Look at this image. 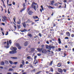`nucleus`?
Returning <instances> with one entry per match:
<instances>
[{"mask_svg": "<svg viewBox=\"0 0 74 74\" xmlns=\"http://www.w3.org/2000/svg\"><path fill=\"white\" fill-rule=\"evenodd\" d=\"M41 51L42 53H47V51L46 49H42Z\"/></svg>", "mask_w": 74, "mask_h": 74, "instance_id": "obj_8", "label": "nucleus"}, {"mask_svg": "<svg viewBox=\"0 0 74 74\" xmlns=\"http://www.w3.org/2000/svg\"><path fill=\"white\" fill-rule=\"evenodd\" d=\"M9 62L10 64H13V62L11 61H9Z\"/></svg>", "mask_w": 74, "mask_h": 74, "instance_id": "obj_30", "label": "nucleus"}, {"mask_svg": "<svg viewBox=\"0 0 74 74\" xmlns=\"http://www.w3.org/2000/svg\"><path fill=\"white\" fill-rule=\"evenodd\" d=\"M18 63V62H15L13 63V64H16Z\"/></svg>", "mask_w": 74, "mask_h": 74, "instance_id": "obj_50", "label": "nucleus"}, {"mask_svg": "<svg viewBox=\"0 0 74 74\" xmlns=\"http://www.w3.org/2000/svg\"><path fill=\"white\" fill-rule=\"evenodd\" d=\"M13 69H12V68H10L9 70V71H13Z\"/></svg>", "mask_w": 74, "mask_h": 74, "instance_id": "obj_33", "label": "nucleus"}, {"mask_svg": "<svg viewBox=\"0 0 74 74\" xmlns=\"http://www.w3.org/2000/svg\"><path fill=\"white\" fill-rule=\"evenodd\" d=\"M16 46L18 47V49H21V48H22L21 46H20V45L18 43H17L16 44Z\"/></svg>", "mask_w": 74, "mask_h": 74, "instance_id": "obj_6", "label": "nucleus"}, {"mask_svg": "<svg viewBox=\"0 0 74 74\" xmlns=\"http://www.w3.org/2000/svg\"><path fill=\"white\" fill-rule=\"evenodd\" d=\"M25 3H23V5L24 7L20 11V12H22L24 10H25V9H26V3L27 2V0H25Z\"/></svg>", "mask_w": 74, "mask_h": 74, "instance_id": "obj_2", "label": "nucleus"}, {"mask_svg": "<svg viewBox=\"0 0 74 74\" xmlns=\"http://www.w3.org/2000/svg\"><path fill=\"white\" fill-rule=\"evenodd\" d=\"M11 50L12 51H10L9 52V53L10 54H15L16 53V51L17 50V49L15 47H13L12 46L10 48Z\"/></svg>", "mask_w": 74, "mask_h": 74, "instance_id": "obj_1", "label": "nucleus"}, {"mask_svg": "<svg viewBox=\"0 0 74 74\" xmlns=\"http://www.w3.org/2000/svg\"><path fill=\"white\" fill-rule=\"evenodd\" d=\"M62 66V64L61 63H59L57 65V66L58 67H61V66Z\"/></svg>", "mask_w": 74, "mask_h": 74, "instance_id": "obj_15", "label": "nucleus"}, {"mask_svg": "<svg viewBox=\"0 0 74 74\" xmlns=\"http://www.w3.org/2000/svg\"><path fill=\"white\" fill-rule=\"evenodd\" d=\"M36 71V68L34 69L33 70H31V73H33V72H35Z\"/></svg>", "mask_w": 74, "mask_h": 74, "instance_id": "obj_23", "label": "nucleus"}, {"mask_svg": "<svg viewBox=\"0 0 74 74\" xmlns=\"http://www.w3.org/2000/svg\"><path fill=\"white\" fill-rule=\"evenodd\" d=\"M7 42H3V44H4L5 45L6 44V43H7Z\"/></svg>", "mask_w": 74, "mask_h": 74, "instance_id": "obj_57", "label": "nucleus"}, {"mask_svg": "<svg viewBox=\"0 0 74 74\" xmlns=\"http://www.w3.org/2000/svg\"><path fill=\"white\" fill-rule=\"evenodd\" d=\"M14 27L15 29H16V26L15 25H14Z\"/></svg>", "mask_w": 74, "mask_h": 74, "instance_id": "obj_58", "label": "nucleus"}, {"mask_svg": "<svg viewBox=\"0 0 74 74\" xmlns=\"http://www.w3.org/2000/svg\"><path fill=\"white\" fill-rule=\"evenodd\" d=\"M41 8L42 9V11H44V8H43V6H42V5H41Z\"/></svg>", "mask_w": 74, "mask_h": 74, "instance_id": "obj_39", "label": "nucleus"}, {"mask_svg": "<svg viewBox=\"0 0 74 74\" xmlns=\"http://www.w3.org/2000/svg\"><path fill=\"white\" fill-rule=\"evenodd\" d=\"M22 25L25 28H26V23L25 22H24L22 23Z\"/></svg>", "mask_w": 74, "mask_h": 74, "instance_id": "obj_11", "label": "nucleus"}, {"mask_svg": "<svg viewBox=\"0 0 74 74\" xmlns=\"http://www.w3.org/2000/svg\"><path fill=\"white\" fill-rule=\"evenodd\" d=\"M22 74H27L26 72H25L23 73H22Z\"/></svg>", "mask_w": 74, "mask_h": 74, "instance_id": "obj_64", "label": "nucleus"}, {"mask_svg": "<svg viewBox=\"0 0 74 74\" xmlns=\"http://www.w3.org/2000/svg\"><path fill=\"white\" fill-rule=\"evenodd\" d=\"M28 36H29V37H30V38H31V37H32V34H29L28 35Z\"/></svg>", "mask_w": 74, "mask_h": 74, "instance_id": "obj_26", "label": "nucleus"}, {"mask_svg": "<svg viewBox=\"0 0 74 74\" xmlns=\"http://www.w3.org/2000/svg\"><path fill=\"white\" fill-rule=\"evenodd\" d=\"M55 74H61L58 72H57V73H56Z\"/></svg>", "mask_w": 74, "mask_h": 74, "instance_id": "obj_62", "label": "nucleus"}, {"mask_svg": "<svg viewBox=\"0 0 74 74\" xmlns=\"http://www.w3.org/2000/svg\"><path fill=\"white\" fill-rule=\"evenodd\" d=\"M50 31L51 32H52V31H54V30L53 29H50Z\"/></svg>", "mask_w": 74, "mask_h": 74, "instance_id": "obj_55", "label": "nucleus"}, {"mask_svg": "<svg viewBox=\"0 0 74 74\" xmlns=\"http://www.w3.org/2000/svg\"><path fill=\"white\" fill-rule=\"evenodd\" d=\"M7 74H12V73H11L8 72L7 73Z\"/></svg>", "mask_w": 74, "mask_h": 74, "instance_id": "obj_63", "label": "nucleus"}, {"mask_svg": "<svg viewBox=\"0 0 74 74\" xmlns=\"http://www.w3.org/2000/svg\"><path fill=\"white\" fill-rule=\"evenodd\" d=\"M59 73H60L61 74H62V72L63 71L61 69L59 68L58 69Z\"/></svg>", "mask_w": 74, "mask_h": 74, "instance_id": "obj_10", "label": "nucleus"}, {"mask_svg": "<svg viewBox=\"0 0 74 74\" xmlns=\"http://www.w3.org/2000/svg\"><path fill=\"white\" fill-rule=\"evenodd\" d=\"M33 12H32V10H30L28 12V14L30 15H31L32 14H33Z\"/></svg>", "mask_w": 74, "mask_h": 74, "instance_id": "obj_14", "label": "nucleus"}, {"mask_svg": "<svg viewBox=\"0 0 74 74\" xmlns=\"http://www.w3.org/2000/svg\"><path fill=\"white\" fill-rule=\"evenodd\" d=\"M31 21H30V20L29 19L28 20L27 22H26V23H30Z\"/></svg>", "mask_w": 74, "mask_h": 74, "instance_id": "obj_34", "label": "nucleus"}, {"mask_svg": "<svg viewBox=\"0 0 74 74\" xmlns=\"http://www.w3.org/2000/svg\"><path fill=\"white\" fill-rule=\"evenodd\" d=\"M71 36L72 37H74V34H72L71 35Z\"/></svg>", "mask_w": 74, "mask_h": 74, "instance_id": "obj_53", "label": "nucleus"}, {"mask_svg": "<svg viewBox=\"0 0 74 74\" xmlns=\"http://www.w3.org/2000/svg\"><path fill=\"white\" fill-rule=\"evenodd\" d=\"M52 63H53V61H52L49 64L50 66H52Z\"/></svg>", "mask_w": 74, "mask_h": 74, "instance_id": "obj_32", "label": "nucleus"}, {"mask_svg": "<svg viewBox=\"0 0 74 74\" xmlns=\"http://www.w3.org/2000/svg\"><path fill=\"white\" fill-rule=\"evenodd\" d=\"M66 36L68 37H70V34L69 32H67L66 33Z\"/></svg>", "mask_w": 74, "mask_h": 74, "instance_id": "obj_13", "label": "nucleus"}, {"mask_svg": "<svg viewBox=\"0 0 74 74\" xmlns=\"http://www.w3.org/2000/svg\"><path fill=\"white\" fill-rule=\"evenodd\" d=\"M50 46H51V45L49 46H48V45H46V48L47 49H50Z\"/></svg>", "mask_w": 74, "mask_h": 74, "instance_id": "obj_18", "label": "nucleus"}, {"mask_svg": "<svg viewBox=\"0 0 74 74\" xmlns=\"http://www.w3.org/2000/svg\"><path fill=\"white\" fill-rule=\"evenodd\" d=\"M54 5H55V6H58V3H56L55 4H54Z\"/></svg>", "mask_w": 74, "mask_h": 74, "instance_id": "obj_48", "label": "nucleus"}, {"mask_svg": "<svg viewBox=\"0 0 74 74\" xmlns=\"http://www.w3.org/2000/svg\"><path fill=\"white\" fill-rule=\"evenodd\" d=\"M8 12L9 14H10V11H9V9L8 10Z\"/></svg>", "mask_w": 74, "mask_h": 74, "instance_id": "obj_46", "label": "nucleus"}, {"mask_svg": "<svg viewBox=\"0 0 74 74\" xmlns=\"http://www.w3.org/2000/svg\"><path fill=\"white\" fill-rule=\"evenodd\" d=\"M64 3H67V1L66 0H64L63 1Z\"/></svg>", "mask_w": 74, "mask_h": 74, "instance_id": "obj_51", "label": "nucleus"}, {"mask_svg": "<svg viewBox=\"0 0 74 74\" xmlns=\"http://www.w3.org/2000/svg\"><path fill=\"white\" fill-rule=\"evenodd\" d=\"M65 39H69V37H66L65 38Z\"/></svg>", "mask_w": 74, "mask_h": 74, "instance_id": "obj_56", "label": "nucleus"}, {"mask_svg": "<svg viewBox=\"0 0 74 74\" xmlns=\"http://www.w3.org/2000/svg\"><path fill=\"white\" fill-rule=\"evenodd\" d=\"M9 44H11V43H12V42H11V40H10L9 41ZM9 41H7V46H6V48H9V47H10V44H9Z\"/></svg>", "mask_w": 74, "mask_h": 74, "instance_id": "obj_5", "label": "nucleus"}, {"mask_svg": "<svg viewBox=\"0 0 74 74\" xmlns=\"http://www.w3.org/2000/svg\"><path fill=\"white\" fill-rule=\"evenodd\" d=\"M22 64H23V66L25 65V61L23 60H22V62H21Z\"/></svg>", "mask_w": 74, "mask_h": 74, "instance_id": "obj_24", "label": "nucleus"}, {"mask_svg": "<svg viewBox=\"0 0 74 74\" xmlns=\"http://www.w3.org/2000/svg\"><path fill=\"white\" fill-rule=\"evenodd\" d=\"M58 43L60 44L61 43H62V42H61V40H60V38H59L58 40Z\"/></svg>", "mask_w": 74, "mask_h": 74, "instance_id": "obj_17", "label": "nucleus"}, {"mask_svg": "<svg viewBox=\"0 0 74 74\" xmlns=\"http://www.w3.org/2000/svg\"><path fill=\"white\" fill-rule=\"evenodd\" d=\"M1 65H4V62L3 61L1 62Z\"/></svg>", "mask_w": 74, "mask_h": 74, "instance_id": "obj_25", "label": "nucleus"}, {"mask_svg": "<svg viewBox=\"0 0 74 74\" xmlns=\"http://www.w3.org/2000/svg\"><path fill=\"white\" fill-rule=\"evenodd\" d=\"M59 51H61V49L60 48H59L58 49Z\"/></svg>", "mask_w": 74, "mask_h": 74, "instance_id": "obj_54", "label": "nucleus"}, {"mask_svg": "<svg viewBox=\"0 0 74 74\" xmlns=\"http://www.w3.org/2000/svg\"><path fill=\"white\" fill-rule=\"evenodd\" d=\"M9 2V0H7V4H8V2Z\"/></svg>", "mask_w": 74, "mask_h": 74, "instance_id": "obj_49", "label": "nucleus"}, {"mask_svg": "<svg viewBox=\"0 0 74 74\" xmlns=\"http://www.w3.org/2000/svg\"><path fill=\"white\" fill-rule=\"evenodd\" d=\"M55 26H56V24L53 23V27H55Z\"/></svg>", "mask_w": 74, "mask_h": 74, "instance_id": "obj_42", "label": "nucleus"}, {"mask_svg": "<svg viewBox=\"0 0 74 74\" xmlns=\"http://www.w3.org/2000/svg\"><path fill=\"white\" fill-rule=\"evenodd\" d=\"M3 18L4 20H2L3 22H7V17L5 16H4L3 17Z\"/></svg>", "mask_w": 74, "mask_h": 74, "instance_id": "obj_7", "label": "nucleus"}, {"mask_svg": "<svg viewBox=\"0 0 74 74\" xmlns=\"http://www.w3.org/2000/svg\"><path fill=\"white\" fill-rule=\"evenodd\" d=\"M51 8L52 9H53V8L52 7V6H49V8Z\"/></svg>", "mask_w": 74, "mask_h": 74, "instance_id": "obj_37", "label": "nucleus"}, {"mask_svg": "<svg viewBox=\"0 0 74 74\" xmlns=\"http://www.w3.org/2000/svg\"><path fill=\"white\" fill-rule=\"evenodd\" d=\"M8 32H6V33L5 34V35H6V36H7V35H8Z\"/></svg>", "mask_w": 74, "mask_h": 74, "instance_id": "obj_47", "label": "nucleus"}, {"mask_svg": "<svg viewBox=\"0 0 74 74\" xmlns=\"http://www.w3.org/2000/svg\"><path fill=\"white\" fill-rule=\"evenodd\" d=\"M36 58H37V56H35L34 57V59H35V60H36Z\"/></svg>", "mask_w": 74, "mask_h": 74, "instance_id": "obj_41", "label": "nucleus"}, {"mask_svg": "<svg viewBox=\"0 0 74 74\" xmlns=\"http://www.w3.org/2000/svg\"><path fill=\"white\" fill-rule=\"evenodd\" d=\"M44 45L43 44L41 45V47H42V48H37V50L38 51V52H41L42 51V50L44 49V48H43V47H44Z\"/></svg>", "mask_w": 74, "mask_h": 74, "instance_id": "obj_4", "label": "nucleus"}, {"mask_svg": "<svg viewBox=\"0 0 74 74\" xmlns=\"http://www.w3.org/2000/svg\"><path fill=\"white\" fill-rule=\"evenodd\" d=\"M27 10V12H29V11H30V8H28Z\"/></svg>", "mask_w": 74, "mask_h": 74, "instance_id": "obj_60", "label": "nucleus"}, {"mask_svg": "<svg viewBox=\"0 0 74 74\" xmlns=\"http://www.w3.org/2000/svg\"><path fill=\"white\" fill-rule=\"evenodd\" d=\"M13 20L14 22H15V23H16V22L15 21V20H16V18H15V16H14L13 18Z\"/></svg>", "mask_w": 74, "mask_h": 74, "instance_id": "obj_27", "label": "nucleus"}, {"mask_svg": "<svg viewBox=\"0 0 74 74\" xmlns=\"http://www.w3.org/2000/svg\"><path fill=\"white\" fill-rule=\"evenodd\" d=\"M51 5H53V3H54V1H51Z\"/></svg>", "mask_w": 74, "mask_h": 74, "instance_id": "obj_28", "label": "nucleus"}, {"mask_svg": "<svg viewBox=\"0 0 74 74\" xmlns=\"http://www.w3.org/2000/svg\"><path fill=\"white\" fill-rule=\"evenodd\" d=\"M28 45V42H25L24 43L25 46H27Z\"/></svg>", "mask_w": 74, "mask_h": 74, "instance_id": "obj_21", "label": "nucleus"}, {"mask_svg": "<svg viewBox=\"0 0 74 74\" xmlns=\"http://www.w3.org/2000/svg\"><path fill=\"white\" fill-rule=\"evenodd\" d=\"M33 18L34 19H37V18H38V19H40L38 17V16H33Z\"/></svg>", "mask_w": 74, "mask_h": 74, "instance_id": "obj_20", "label": "nucleus"}, {"mask_svg": "<svg viewBox=\"0 0 74 74\" xmlns=\"http://www.w3.org/2000/svg\"><path fill=\"white\" fill-rule=\"evenodd\" d=\"M1 8L2 9V10H1V11L3 12V7H2V6H1Z\"/></svg>", "mask_w": 74, "mask_h": 74, "instance_id": "obj_45", "label": "nucleus"}, {"mask_svg": "<svg viewBox=\"0 0 74 74\" xmlns=\"http://www.w3.org/2000/svg\"><path fill=\"white\" fill-rule=\"evenodd\" d=\"M11 58L12 59H18V58L16 57H11Z\"/></svg>", "mask_w": 74, "mask_h": 74, "instance_id": "obj_22", "label": "nucleus"}, {"mask_svg": "<svg viewBox=\"0 0 74 74\" xmlns=\"http://www.w3.org/2000/svg\"><path fill=\"white\" fill-rule=\"evenodd\" d=\"M39 36L40 37H42V35H41V34L40 33H39Z\"/></svg>", "mask_w": 74, "mask_h": 74, "instance_id": "obj_40", "label": "nucleus"}, {"mask_svg": "<svg viewBox=\"0 0 74 74\" xmlns=\"http://www.w3.org/2000/svg\"><path fill=\"white\" fill-rule=\"evenodd\" d=\"M27 59H31V57L30 56H28L27 57Z\"/></svg>", "mask_w": 74, "mask_h": 74, "instance_id": "obj_31", "label": "nucleus"}, {"mask_svg": "<svg viewBox=\"0 0 74 74\" xmlns=\"http://www.w3.org/2000/svg\"><path fill=\"white\" fill-rule=\"evenodd\" d=\"M21 32H27V30L26 29H24L23 30H21Z\"/></svg>", "mask_w": 74, "mask_h": 74, "instance_id": "obj_19", "label": "nucleus"}, {"mask_svg": "<svg viewBox=\"0 0 74 74\" xmlns=\"http://www.w3.org/2000/svg\"><path fill=\"white\" fill-rule=\"evenodd\" d=\"M46 73H47V74L49 73V74H52V73H49V72H48V71H46Z\"/></svg>", "mask_w": 74, "mask_h": 74, "instance_id": "obj_38", "label": "nucleus"}, {"mask_svg": "<svg viewBox=\"0 0 74 74\" xmlns=\"http://www.w3.org/2000/svg\"><path fill=\"white\" fill-rule=\"evenodd\" d=\"M23 65H22V64H21L20 65V68H22V67H23Z\"/></svg>", "mask_w": 74, "mask_h": 74, "instance_id": "obj_36", "label": "nucleus"}, {"mask_svg": "<svg viewBox=\"0 0 74 74\" xmlns=\"http://www.w3.org/2000/svg\"><path fill=\"white\" fill-rule=\"evenodd\" d=\"M37 55H38V56H40L41 55V54H40V53H38L37 54Z\"/></svg>", "mask_w": 74, "mask_h": 74, "instance_id": "obj_59", "label": "nucleus"}, {"mask_svg": "<svg viewBox=\"0 0 74 74\" xmlns=\"http://www.w3.org/2000/svg\"><path fill=\"white\" fill-rule=\"evenodd\" d=\"M17 26L18 29H21V25H17Z\"/></svg>", "mask_w": 74, "mask_h": 74, "instance_id": "obj_29", "label": "nucleus"}, {"mask_svg": "<svg viewBox=\"0 0 74 74\" xmlns=\"http://www.w3.org/2000/svg\"><path fill=\"white\" fill-rule=\"evenodd\" d=\"M50 69L51 71V72H53V68H51Z\"/></svg>", "mask_w": 74, "mask_h": 74, "instance_id": "obj_35", "label": "nucleus"}, {"mask_svg": "<svg viewBox=\"0 0 74 74\" xmlns=\"http://www.w3.org/2000/svg\"><path fill=\"white\" fill-rule=\"evenodd\" d=\"M63 71L64 73H66V69H63Z\"/></svg>", "mask_w": 74, "mask_h": 74, "instance_id": "obj_43", "label": "nucleus"}, {"mask_svg": "<svg viewBox=\"0 0 74 74\" xmlns=\"http://www.w3.org/2000/svg\"><path fill=\"white\" fill-rule=\"evenodd\" d=\"M19 21H18L17 22V24L18 25H20V24L21 23V20L19 19Z\"/></svg>", "mask_w": 74, "mask_h": 74, "instance_id": "obj_16", "label": "nucleus"}, {"mask_svg": "<svg viewBox=\"0 0 74 74\" xmlns=\"http://www.w3.org/2000/svg\"><path fill=\"white\" fill-rule=\"evenodd\" d=\"M38 61H36V62H35V64H37V63H38Z\"/></svg>", "mask_w": 74, "mask_h": 74, "instance_id": "obj_44", "label": "nucleus"}, {"mask_svg": "<svg viewBox=\"0 0 74 74\" xmlns=\"http://www.w3.org/2000/svg\"><path fill=\"white\" fill-rule=\"evenodd\" d=\"M12 4L13 5H15V2H13L12 3Z\"/></svg>", "mask_w": 74, "mask_h": 74, "instance_id": "obj_61", "label": "nucleus"}, {"mask_svg": "<svg viewBox=\"0 0 74 74\" xmlns=\"http://www.w3.org/2000/svg\"><path fill=\"white\" fill-rule=\"evenodd\" d=\"M55 47L54 46H51V45H50V49H49V50H51V48H52L53 49H55Z\"/></svg>", "mask_w": 74, "mask_h": 74, "instance_id": "obj_12", "label": "nucleus"}, {"mask_svg": "<svg viewBox=\"0 0 74 74\" xmlns=\"http://www.w3.org/2000/svg\"><path fill=\"white\" fill-rule=\"evenodd\" d=\"M3 5L4 7H5V8H6V6H5V4H4V3H3Z\"/></svg>", "mask_w": 74, "mask_h": 74, "instance_id": "obj_52", "label": "nucleus"}, {"mask_svg": "<svg viewBox=\"0 0 74 74\" xmlns=\"http://www.w3.org/2000/svg\"><path fill=\"white\" fill-rule=\"evenodd\" d=\"M30 50L31 51H29V52L30 53H32V52H33L35 50V49H34V48H31Z\"/></svg>", "mask_w": 74, "mask_h": 74, "instance_id": "obj_9", "label": "nucleus"}, {"mask_svg": "<svg viewBox=\"0 0 74 74\" xmlns=\"http://www.w3.org/2000/svg\"><path fill=\"white\" fill-rule=\"evenodd\" d=\"M34 4L37 5V3H35L34 2H33L32 3V4L31 5V8H34L35 11H36V5H34Z\"/></svg>", "mask_w": 74, "mask_h": 74, "instance_id": "obj_3", "label": "nucleus"}]
</instances>
